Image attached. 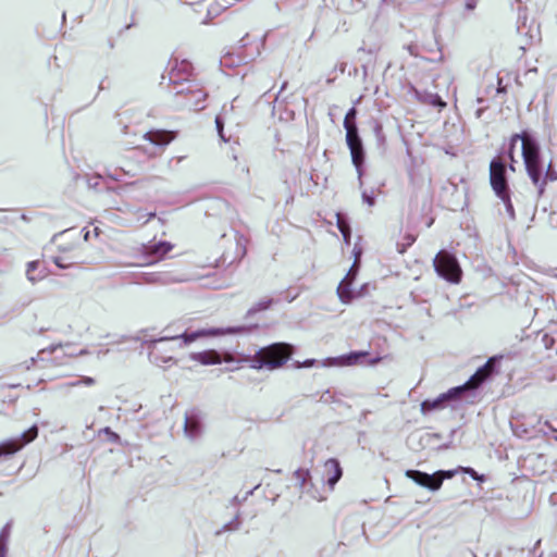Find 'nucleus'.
Listing matches in <instances>:
<instances>
[{"label": "nucleus", "mask_w": 557, "mask_h": 557, "mask_svg": "<svg viewBox=\"0 0 557 557\" xmlns=\"http://www.w3.org/2000/svg\"><path fill=\"white\" fill-rule=\"evenodd\" d=\"M272 302L273 300L271 298H262L248 310V314L250 315L256 312L265 310L271 307Z\"/></svg>", "instance_id": "23"}, {"label": "nucleus", "mask_w": 557, "mask_h": 557, "mask_svg": "<svg viewBox=\"0 0 557 557\" xmlns=\"http://www.w3.org/2000/svg\"><path fill=\"white\" fill-rule=\"evenodd\" d=\"M460 470L458 468L457 470H441L434 474H428L418 470H407L406 476L414 481L420 486L426 487L431 491H437L441 488L445 479H451Z\"/></svg>", "instance_id": "10"}, {"label": "nucleus", "mask_w": 557, "mask_h": 557, "mask_svg": "<svg viewBox=\"0 0 557 557\" xmlns=\"http://www.w3.org/2000/svg\"><path fill=\"white\" fill-rule=\"evenodd\" d=\"M38 436L37 425H33L26 432L15 438L8 440L0 444V457L9 456L17 453L24 446L32 443Z\"/></svg>", "instance_id": "12"}, {"label": "nucleus", "mask_w": 557, "mask_h": 557, "mask_svg": "<svg viewBox=\"0 0 557 557\" xmlns=\"http://www.w3.org/2000/svg\"><path fill=\"white\" fill-rule=\"evenodd\" d=\"M252 330L250 326L239 325L234 327H209L200 329L193 332H184L181 335L163 336L159 339L151 341L149 345V359L152 363L164 367L175 364L176 361L172 356L175 348H185L191 343L203 337H214L232 334H245Z\"/></svg>", "instance_id": "1"}, {"label": "nucleus", "mask_w": 557, "mask_h": 557, "mask_svg": "<svg viewBox=\"0 0 557 557\" xmlns=\"http://www.w3.org/2000/svg\"><path fill=\"white\" fill-rule=\"evenodd\" d=\"M60 253L53 257V263L60 269H69L75 264H78V258L74 253H70L72 246H64L58 243Z\"/></svg>", "instance_id": "17"}, {"label": "nucleus", "mask_w": 557, "mask_h": 557, "mask_svg": "<svg viewBox=\"0 0 557 557\" xmlns=\"http://www.w3.org/2000/svg\"><path fill=\"white\" fill-rule=\"evenodd\" d=\"M189 359L202 366L219 364L222 361L220 354L216 350H203L189 354Z\"/></svg>", "instance_id": "18"}, {"label": "nucleus", "mask_w": 557, "mask_h": 557, "mask_svg": "<svg viewBox=\"0 0 557 557\" xmlns=\"http://www.w3.org/2000/svg\"><path fill=\"white\" fill-rule=\"evenodd\" d=\"M185 435L190 440L198 438L202 433V424L197 416L187 414L184 424Z\"/></svg>", "instance_id": "20"}, {"label": "nucleus", "mask_w": 557, "mask_h": 557, "mask_svg": "<svg viewBox=\"0 0 557 557\" xmlns=\"http://www.w3.org/2000/svg\"><path fill=\"white\" fill-rule=\"evenodd\" d=\"M367 357V351H354L336 358H329L323 362V366L350 367L357 364H375L380 361V358L366 361Z\"/></svg>", "instance_id": "13"}, {"label": "nucleus", "mask_w": 557, "mask_h": 557, "mask_svg": "<svg viewBox=\"0 0 557 557\" xmlns=\"http://www.w3.org/2000/svg\"><path fill=\"white\" fill-rule=\"evenodd\" d=\"M221 63L225 65V57L222 58Z\"/></svg>", "instance_id": "45"}, {"label": "nucleus", "mask_w": 557, "mask_h": 557, "mask_svg": "<svg viewBox=\"0 0 557 557\" xmlns=\"http://www.w3.org/2000/svg\"><path fill=\"white\" fill-rule=\"evenodd\" d=\"M101 432L106 433L111 441H117L119 436L114 432H112L109 428H104Z\"/></svg>", "instance_id": "34"}, {"label": "nucleus", "mask_w": 557, "mask_h": 557, "mask_svg": "<svg viewBox=\"0 0 557 557\" xmlns=\"http://www.w3.org/2000/svg\"><path fill=\"white\" fill-rule=\"evenodd\" d=\"M82 383L85 384V385H92L95 383V380L92 377L86 376L82 381L70 382V383L66 384V386L67 387H74V386H78Z\"/></svg>", "instance_id": "29"}, {"label": "nucleus", "mask_w": 557, "mask_h": 557, "mask_svg": "<svg viewBox=\"0 0 557 557\" xmlns=\"http://www.w3.org/2000/svg\"><path fill=\"white\" fill-rule=\"evenodd\" d=\"M191 64L186 60H171L169 63L168 78L171 85V90L175 87L181 88L183 84L190 82L188 79L191 73Z\"/></svg>", "instance_id": "11"}, {"label": "nucleus", "mask_w": 557, "mask_h": 557, "mask_svg": "<svg viewBox=\"0 0 557 557\" xmlns=\"http://www.w3.org/2000/svg\"><path fill=\"white\" fill-rule=\"evenodd\" d=\"M355 262L346 276L341 281L337 287V295L343 304H350L354 299L363 297L368 293L369 284H363L359 289H354L352 284L357 277L359 270L360 251H354Z\"/></svg>", "instance_id": "7"}, {"label": "nucleus", "mask_w": 557, "mask_h": 557, "mask_svg": "<svg viewBox=\"0 0 557 557\" xmlns=\"http://www.w3.org/2000/svg\"><path fill=\"white\" fill-rule=\"evenodd\" d=\"M145 139L149 140L151 144L156 146L163 147L166 146L173 139V136L166 132L156 131L146 133Z\"/></svg>", "instance_id": "21"}, {"label": "nucleus", "mask_w": 557, "mask_h": 557, "mask_svg": "<svg viewBox=\"0 0 557 557\" xmlns=\"http://www.w3.org/2000/svg\"><path fill=\"white\" fill-rule=\"evenodd\" d=\"M222 360H224L225 362H233L234 357L231 354L226 352Z\"/></svg>", "instance_id": "37"}, {"label": "nucleus", "mask_w": 557, "mask_h": 557, "mask_svg": "<svg viewBox=\"0 0 557 557\" xmlns=\"http://www.w3.org/2000/svg\"><path fill=\"white\" fill-rule=\"evenodd\" d=\"M171 94L182 98V100L177 102L181 107L191 110H202L205 108L207 92L202 89L200 84L196 82H187L183 84L181 88L175 87L171 90Z\"/></svg>", "instance_id": "8"}, {"label": "nucleus", "mask_w": 557, "mask_h": 557, "mask_svg": "<svg viewBox=\"0 0 557 557\" xmlns=\"http://www.w3.org/2000/svg\"><path fill=\"white\" fill-rule=\"evenodd\" d=\"M65 237H66V234H65V233H61V234H59L58 236H55V237H54V239H55L57 242H60V240H62V239H63V238H65Z\"/></svg>", "instance_id": "38"}, {"label": "nucleus", "mask_w": 557, "mask_h": 557, "mask_svg": "<svg viewBox=\"0 0 557 557\" xmlns=\"http://www.w3.org/2000/svg\"><path fill=\"white\" fill-rule=\"evenodd\" d=\"M294 476L298 481L300 487H304L307 480L310 478V472L306 469H298L295 471Z\"/></svg>", "instance_id": "25"}, {"label": "nucleus", "mask_w": 557, "mask_h": 557, "mask_svg": "<svg viewBox=\"0 0 557 557\" xmlns=\"http://www.w3.org/2000/svg\"><path fill=\"white\" fill-rule=\"evenodd\" d=\"M324 472L327 484L331 488L337 483L342 476V468L336 459H329L324 463Z\"/></svg>", "instance_id": "19"}, {"label": "nucleus", "mask_w": 557, "mask_h": 557, "mask_svg": "<svg viewBox=\"0 0 557 557\" xmlns=\"http://www.w3.org/2000/svg\"><path fill=\"white\" fill-rule=\"evenodd\" d=\"M362 200H363V202H366L370 207L374 205V197H373V195L372 194H368L367 191L362 193Z\"/></svg>", "instance_id": "31"}, {"label": "nucleus", "mask_w": 557, "mask_h": 557, "mask_svg": "<svg viewBox=\"0 0 557 557\" xmlns=\"http://www.w3.org/2000/svg\"><path fill=\"white\" fill-rule=\"evenodd\" d=\"M108 175L111 176L115 181H119L122 176L121 174H108Z\"/></svg>", "instance_id": "40"}, {"label": "nucleus", "mask_w": 557, "mask_h": 557, "mask_svg": "<svg viewBox=\"0 0 557 557\" xmlns=\"http://www.w3.org/2000/svg\"><path fill=\"white\" fill-rule=\"evenodd\" d=\"M522 145V157L524 165L532 183L539 187V194L542 195L544 186L547 181L556 180L557 177L548 169L545 176L542 178V164L540 161V148L536 140L528 133L516 134L510 143V157L512 158V148L518 141Z\"/></svg>", "instance_id": "3"}, {"label": "nucleus", "mask_w": 557, "mask_h": 557, "mask_svg": "<svg viewBox=\"0 0 557 557\" xmlns=\"http://www.w3.org/2000/svg\"><path fill=\"white\" fill-rule=\"evenodd\" d=\"M374 133L377 137V139L381 141V143H384V135H383V129H382V125L381 124H376L374 126Z\"/></svg>", "instance_id": "32"}, {"label": "nucleus", "mask_w": 557, "mask_h": 557, "mask_svg": "<svg viewBox=\"0 0 557 557\" xmlns=\"http://www.w3.org/2000/svg\"><path fill=\"white\" fill-rule=\"evenodd\" d=\"M292 352L293 347L288 344H272L261 348L250 358V368L270 371L278 369L290 358Z\"/></svg>", "instance_id": "4"}, {"label": "nucleus", "mask_w": 557, "mask_h": 557, "mask_svg": "<svg viewBox=\"0 0 557 557\" xmlns=\"http://www.w3.org/2000/svg\"><path fill=\"white\" fill-rule=\"evenodd\" d=\"M356 115V108H351L345 115L344 127L346 129V143L350 150L351 160L360 177L362 174L361 165L364 160V152L361 138L358 135Z\"/></svg>", "instance_id": "6"}, {"label": "nucleus", "mask_w": 557, "mask_h": 557, "mask_svg": "<svg viewBox=\"0 0 557 557\" xmlns=\"http://www.w3.org/2000/svg\"><path fill=\"white\" fill-rule=\"evenodd\" d=\"M215 125H216V129H218V133H219L220 138H221L223 141H227V139L224 137V134H223L224 120H223V117H222V115H221V114H219V115L215 117Z\"/></svg>", "instance_id": "27"}, {"label": "nucleus", "mask_w": 557, "mask_h": 557, "mask_svg": "<svg viewBox=\"0 0 557 557\" xmlns=\"http://www.w3.org/2000/svg\"><path fill=\"white\" fill-rule=\"evenodd\" d=\"M173 249V245L169 242H151L144 248V253L149 263H156L165 258Z\"/></svg>", "instance_id": "15"}, {"label": "nucleus", "mask_w": 557, "mask_h": 557, "mask_svg": "<svg viewBox=\"0 0 557 557\" xmlns=\"http://www.w3.org/2000/svg\"><path fill=\"white\" fill-rule=\"evenodd\" d=\"M88 184H89V186H97L98 185V178H96V181L89 180Z\"/></svg>", "instance_id": "41"}, {"label": "nucleus", "mask_w": 557, "mask_h": 557, "mask_svg": "<svg viewBox=\"0 0 557 557\" xmlns=\"http://www.w3.org/2000/svg\"><path fill=\"white\" fill-rule=\"evenodd\" d=\"M544 424H545L546 426H548L549 429H552L553 431H556L555 429H553V428L550 426V424H549V422H548V421H545V423H544Z\"/></svg>", "instance_id": "44"}, {"label": "nucleus", "mask_w": 557, "mask_h": 557, "mask_svg": "<svg viewBox=\"0 0 557 557\" xmlns=\"http://www.w3.org/2000/svg\"><path fill=\"white\" fill-rule=\"evenodd\" d=\"M506 166L498 159H494L490 165L491 186L496 196L502 200L506 208L508 216L513 220L516 218L515 209L510 198V190L505 176Z\"/></svg>", "instance_id": "5"}, {"label": "nucleus", "mask_w": 557, "mask_h": 557, "mask_svg": "<svg viewBox=\"0 0 557 557\" xmlns=\"http://www.w3.org/2000/svg\"><path fill=\"white\" fill-rule=\"evenodd\" d=\"M416 240V237L411 234H407L405 237H404V243H399L397 244V250L400 252V253H404L408 247H410Z\"/></svg>", "instance_id": "26"}, {"label": "nucleus", "mask_w": 557, "mask_h": 557, "mask_svg": "<svg viewBox=\"0 0 557 557\" xmlns=\"http://www.w3.org/2000/svg\"><path fill=\"white\" fill-rule=\"evenodd\" d=\"M337 226L344 237L345 243L349 244L350 228H349V225L346 223V221L341 216V214H337Z\"/></svg>", "instance_id": "24"}, {"label": "nucleus", "mask_w": 557, "mask_h": 557, "mask_svg": "<svg viewBox=\"0 0 557 557\" xmlns=\"http://www.w3.org/2000/svg\"><path fill=\"white\" fill-rule=\"evenodd\" d=\"M89 235H90V232H89V231H86V232H85V235H84V239H85V240H88V239H89Z\"/></svg>", "instance_id": "42"}, {"label": "nucleus", "mask_w": 557, "mask_h": 557, "mask_svg": "<svg viewBox=\"0 0 557 557\" xmlns=\"http://www.w3.org/2000/svg\"><path fill=\"white\" fill-rule=\"evenodd\" d=\"M315 363V360L314 359H308L306 360L304 363H299L297 362L296 363V368H301V367H305V368H308V367H311Z\"/></svg>", "instance_id": "35"}, {"label": "nucleus", "mask_w": 557, "mask_h": 557, "mask_svg": "<svg viewBox=\"0 0 557 557\" xmlns=\"http://www.w3.org/2000/svg\"><path fill=\"white\" fill-rule=\"evenodd\" d=\"M478 0H466V9L472 11L476 7Z\"/></svg>", "instance_id": "36"}, {"label": "nucleus", "mask_w": 557, "mask_h": 557, "mask_svg": "<svg viewBox=\"0 0 557 557\" xmlns=\"http://www.w3.org/2000/svg\"><path fill=\"white\" fill-rule=\"evenodd\" d=\"M11 522H8L0 531V557H8L11 536Z\"/></svg>", "instance_id": "22"}, {"label": "nucleus", "mask_w": 557, "mask_h": 557, "mask_svg": "<svg viewBox=\"0 0 557 557\" xmlns=\"http://www.w3.org/2000/svg\"><path fill=\"white\" fill-rule=\"evenodd\" d=\"M459 470L465 473L470 474L475 480H480V481L482 480V476H480L472 468L459 467Z\"/></svg>", "instance_id": "30"}, {"label": "nucleus", "mask_w": 557, "mask_h": 557, "mask_svg": "<svg viewBox=\"0 0 557 557\" xmlns=\"http://www.w3.org/2000/svg\"><path fill=\"white\" fill-rule=\"evenodd\" d=\"M482 112H483V109H479V110L476 111V117H480V116L482 115Z\"/></svg>", "instance_id": "43"}, {"label": "nucleus", "mask_w": 557, "mask_h": 557, "mask_svg": "<svg viewBox=\"0 0 557 557\" xmlns=\"http://www.w3.org/2000/svg\"><path fill=\"white\" fill-rule=\"evenodd\" d=\"M238 528H239V521L236 518L234 521H232L228 524L224 525L223 531H225V530H237Z\"/></svg>", "instance_id": "33"}, {"label": "nucleus", "mask_w": 557, "mask_h": 557, "mask_svg": "<svg viewBox=\"0 0 557 557\" xmlns=\"http://www.w3.org/2000/svg\"><path fill=\"white\" fill-rule=\"evenodd\" d=\"M428 101L430 104L436 106L440 108H444L446 106V103L437 95H430L428 97Z\"/></svg>", "instance_id": "28"}, {"label": "nucleus", "mask_w": 557, "mask_h": 557, "mask_svg": "<svg viewBox=\"0 0 557 557\" xmlns=\"http://www.w3.org/2000/svg\"><path fill=\"white\" fill-rule=\"evenodd\" d=\"M139 280L141 283L145 284L169 285L174 283L187 282L189 277H187L186 275L175 274L172 271H165L143 273Z\"/></svg>", "instance_id": "14"}, {"label": "nucleus", "mask_w": 557, "mask_h": 557, "mask_svg": "<svg viewBox=\"0 0 557 557\" xmlns=\"http://www.w3.org/2000/svg\"><path fill=\"white\" fill-rule=\"evenodd\" d=\"M25 275L27 281L34 285L44 281L49 275V271L42 261L34 260L26 263Z\"/></svg>", "instance_id": "16"}, {"label": "nucleus", "mask_w": 557, "mask_h": 557, "mask_svg": "<svg viewBox=\"0 0 557 557\" xmlns=\"http://www.w3.org/2000/svg\"><path fill=\"white\" fill-rule=\"evenodd\" d=\"M495 358H491L483 367L462 385L453 387L434 399L421 403V412L429 414L446 408L457 409L462 403H473L474 391L492 374Z\"/></svg>", "instance_id": "2"}, {"label": "nucleus", "mask_w": 557, "mask_h": 557, "mask_svg": "<svg viewBox=\"0 0 557 557\" xmlns=\"http://www.w3.org/2000/svg\"><path fill=\"white\" fill-rule=\"evenodd\" d=\"M436 273L451 284L461 281L462 270L457 258L446 250H441L433 260Z\"/></svg>", "instance_id": "9"}, {"label": "nucleus", "mask_w": 557, "mask_h": 557, "mask_svg": "<svg viewBox=\"0 0 557 557\" xmlns=\"http://www.w3.org/2000/svg\"><path fill=\"white\" fill-rule=\"evenodd\" d=\"M502 82H503V79H502V78H499V79H498V88H497L498 92H500V91H503V90H504Z\"/></svg>", "instance_id": "39"}]
</instances>
